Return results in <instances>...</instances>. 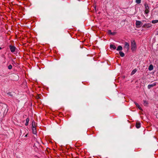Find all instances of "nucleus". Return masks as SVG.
Segmentation results:
<instances>
[{
	"instance_id": "nucleus-1",
	"label": "nucleus",
	"mask_w": 158,
	"mask_h": 158,
	"mask_svg": "<svg viewBox=\"0 0 158 158\" xmlns=\"http://www.w3.org/2000/svg\"><path fill=\"white\" fill-rule=\"evenodd\" d=\"M131 49L132 51H135L136 48V45L135 40L131 41Z\"/></svg>"
},
{
	"instance_id": "nucleus-2",
	"label": "nucleus",
	"mask_w": 158,
	"mask_h": 158,
	"mask_svg": "<svg viewBox=\"0 0 158 158\" xmlns=\"http://www.w3.org/2000/svg\"><path fill=\"white\" fill-rule=\"evenodd\" d=\"M124 48L127 51H128L129 50V45L127 42H125L124 43Z\"/></svg>"
},
{
	"instance_id": "nucleus-3",
	"label": "nucleus",
	"mask_w": 158,
	"mask_h": 158,
	"mask_svg": "<svg viewBox=\"0 0 158 158\" xmlns=\"http://www.w3.org/2000/svg\"><path fill=\"white\" fill-rule=\"evenodd\" d=\"M156 85V82H154L152 84L149 85L148 86V89H150L152 87L155 86Z\"/></svg>"
},
{
	"instance_id": "nucleus-4",
	"label": "nucleus",
	"mask_w": 158,
	"mask_h": 158,
	"mask_svg": "<svg viewBox=\"0 0 158 158\" xmlns=\"http://www.w3.org/2000/svg\"><path fill=\"white\" fill-rule=\"evenodd\" d=\"M10 48L11 51L12 52H15V46L10 45Z\"/></svg>"
},
{
	"instance_id": "nucleus-5",
	"label": "nucleus",
	"mask_w": 158,
	"mask_h": 158,
	"mask_svg": "<svg viewBox=\"0 0 158 158\" xmlns=\"http://www.w3.org/2000/svg\"><path fill=\"white\" fill-rule=\"evenodd\" d=\"M136 25L139 27H140L142 25V23L140 21H137L136 23Z\"/></svg>"
},
{
	"instance_id": "nucleus-6",
	"label": "nucleus",
	"mask_w": 158,
	"mask_h": 158,
	"mask_svg": "<svg viewBox=\"0 0 158 158\" xmlns=\"http://www.w3.org/2000/svg\"><path fill=\"white\" fill-rule=\"evenodd\" d=\"M32 130L33 134H35L36 133V131L35 127H32Z\"/></svg>"
},
{
	"instance_id": "nucleus-7",
	"label": "nucleus",
	"mask_w": 158,
	"mask_h": 158,
	"mask_svg": "<svg viewBox=\"0 0 158 158\" xmlns=\"http://www.w3.org/2000/svg\"><path fill=\"white\" fill-rule=\"evenodd\" d=\"M144 6L145 7V8L146 9H149V6L148 5V4L146 3L145 2L144 4Z\"/></svg>"
},
{
	"instance_id": "nucleus-8",
	"label": "nucleus",
	"mask_w": 158,
	"mask_h": 158,
	"mask_svg": "<svg viewBox=\"0 0 158 158\" xmlns=\"http://www.w3.org/2000/svg\"><path fill=\"white\" fill-rule=\"evenodd\" d=\"M153 69V66L152 64H150L149 66V67L148 68V69L150 71H151V70H152Z\"/></svg>"
},
{
	"instance_id": "nucleus-9",
	"label": "nucleus",
	"mask_w": 158,
	"mask_h": 158,
	"mask_svg": "<svg viewBox=\"0 0 158 158\" xmlns=\"http://www.w3.org/2000/svg\"><path fill=\"white\" fill-rule=\"evenodd\" d=\"M136 127L137 128H139L140 127V124L139 123H137L136 124Z\"/></svg>"
},
{
	"instance_id": "nucleus-10",
	"label": "nucleus",
	"mask_w": 158,
	"mask_h": 158,
	"mask_svg": "<svg viewBox=\"0 0 158 158\" xmlns=\"http://www.w3.org/2000/svg\"><path fill=\"white\" fill-rule=\"evenodd\" d=\"M110 47L111 48H113V49H115L116 48V47L114 45L111 44L110 45Z\"/></svg>"
},
{
	"instance_id": "nucleus-11",
	"label": "nucleus",
	"mask_w": 158,
	"mask_h": 158,
	"mask_svg": "<svg viewBox=\"0 0 158 158\" xmlns=\"http://www.w3.org/2000/svg\"><path fill=\"white\" fill-rule=\"evenodd\" d=\"M122 47L121 46H119L117 49V51H121L122 50Z\"/></svg>"
},
{
	"instance_id": "nucleus-12",
	"label": "nucleus",
	"mask_w": 158,
	"mask_h": 158,
	"mask_svg": "<svg viewBox=\"0 0 158 158\" xmlns=\"http://www.w3.org/2000/svg\"><path fill=\"white\" fill-rule=\"evenodd\" d=\"M119 53L121 57H123L124 56V54L122 52H120Z\"/></svg>"
},
{
	"instance_id": "nucleus-13",
	"label": "nucleus",
	"mask_w": 158,
	"mask_h": 158,
	"mask_svg": "<svg viewBox=\"0 0 158 158\" xmlns=\"http://www.w3.org/2000/svg\"><path fill=\"white\" fill-rule=\"evenodd\" d=\"M137 70L136 69H134L131 72V75H132L134 74L136 72Z\"/></svg>"
},
{
	"instance_id": "nucleus-14",
	"label": "nucleus",
	"mask_w": 158,
	"mask_h": 158,
	"mask_svg": "<svg viewBox=\"0 0 158 158\" xmlns=\"http://www.w3.org/2000/svg\"><path fill=\"white\" fill-rule=\"evenodd\" d=\"M7 94L9 96L11 97H13V94L11 92L8 93Z\"/></svg>"
},
{
	"instance_id": "nucleus-15",
	"label": "nucleus",
	"mask_w": 158,
	"mask_h": 158,
	"mask_svg": "<svg viewBox=\"0 0 158 158\" xmlns=\"http://www.w3.org/2000/svg\"><path fill=\"white\" fill-rule=\"evenodd\" d=\"M135 105H136V106L138 107L139 108V110H141L142 109L141 107L137 103H135Z\"/></svg>"
},
{
	"instance_id": "nucleus-16",
	"label": "nucleus",
	"mask_w": 158,
	"mask_h": 158,
	"mask_svg": "<svg viewBox=\"0 0 158 158\" xmlns=\"http://www.w3.org/2000/svg\"><path fill=\"white\" fill-rule=\"evenodd\" d=\"M152 23H156L158 22V20H152Z\"/></svg>"
},
{
	"instance_id": "nucleus-17",
	"label": "nucleus",
	"mask_w": 158,
	"mask_h": 158,
	"mask_svg": "<svg viewBox=\"0 0 158 158\" xmlns=\"http://www.w3.org/2000/svg\"><path fill=\"white\" fill-rule=\"evenodd\" d=\"M32 127H35V122L34 121H33L32 122Z\"/></svg>"
},
{
	"instance_id": "nucleus-18",
	"label": "nucleus",
	"mask_w": 158,
	"mask_h": 158,
	"mask_svg": "<svg viewBox=\"0 0 158 158\" xmlns=\"http://www.w3.org/2000/svg\"><path fill=\"white\" fill-rule=\"evenodd\" d=\"M135 2L137 4H140L141 2V0H136Z\"/></svg>"
},
{
	"instance_id": "nucleus-19",
	"label": "nucleus",
	"mask_w": 158,
	"mask_h": 158,
	"mask_svg": "<svg viewBox=\"0 0 158 158\" xmlns=\"http://www.w3.org/2000/svg\"><path fill=\"white\" fill-rule=\"evenodd\" d=\"M143 102H144L143 104L144 106H146L148 104V103L146 101H143Z\"/></svg>"
},
{
	"instance_id": "nucleus-20",
	"label": "nucleus",
	"mask_w": 158,
	"mask_h": 158,
	"mask_svg": "<svg viewBox=\"0 0 158 158\" xmlns=\"http://www.w3.org/2000/svg\"><path fill=\"white\" fill-rule=\"evenodd\" d=\"M149 12V9H146L145 11V13L147 14H148Z\"/></svg>"
},
{
	"instance_id": "nucleus-21",
	"label": "nucleus",
	"mask_w": 158,
	"mask_h": 158,
	"mask_svg": "<svg viewBox=\"0 0 158 158\" xmlns=\"http://www.w3.org/2000/svg\"><path fill=\"white\" fill-rule=\"evenodd\" d=\"M8 68L9 69H10L12 68V66L11 65H10L8 66Z\"/></svg>"
},
{
	"instance_id": "nucleus-22",
	"label": "nucleus",
	"mask_w": 158,
	"mask_h": 158,
	"mask_svg": "<svg viewBox=\"0 0 158 158\" xmlns=\"http://www.w3.org/2000/svg\"><path fill=\"white\" fill-rule=\"evenodd\" d=\"M108 33L109 34H110V35H111V34H112V32H111V30H109L108 31Z\"/></svg>"
},
{
	"instance_id": "nucleus-23",
	"label": "nucleus",
	"mask_w": 158,
	"mask_h": 158,
	"mask_svg": "<svg viewBox=\"0 0 158 158\" xmlns=\"http://www.w3.org/2000/svg\"><path fill=\"white\" fill-rule=\"evenodd\" d=\"M29 119L28 118H26V122H27V123H28L29 122Z\"/></svg>"
},
{
	"instance_id": "nucleus-24",
	"label": "nucleus",
	"mask_w": 158,
	"mask_h": 158,
	"mask_svg": "<svg viewBox=\"0 0 158 158\" xmlns=\"http://www.w3.org/2000/svg\"><path fill=\"white\" fill-rule=\"evenodd\" d=\"M115 34H116V33L115 32H112L111 35H115Z\"/></svg>"
},
{
	"instance_id": "nucleus-25",
	"label": "nucleus",
	"mask_w": 158,
	"mask_h": 158,
	"mask_svg": "<svg viewBox=\"0 0 158 158\" xmlns=\"http://www.w3.org/2000/svg\"><path fill=\"white\" fill-rule=\"evenodd\" d=\"M28 123H27V122H26V123H25V125H26V126H27V125H28Z\"/></svg>"
},
{
	"instance_id": "nucleus-26",
	"label": "nucleus",
	"mask_w": 158,
	"mask_h": 158,
	"mask_svg": "<svg viewBox=\"0 0 158 158\" xmlns=\"http://www.w3.org/2000/svg\"><path fill=\"white\" fill-rule=\"evenodd\" d=\"M156 34L158 35V31L157 32Z\"/></svg>"
},
{
	"instance_id": "nucleus-27",
	"label": "nucleus",
	"mask_w": 158,
	"mask_h": 158,
	"mask_svg": "<svg viewBox=\"0 0 158 158\" xmlns=\"http://www.w3.org/2000/svg\"><path fill=\"white\" fill-rule=\"evenodd\" d=\"M2 49V48L0 47V49Z\"/></svg>"
},
{
	"instance_id": "nucleus-28",
	"label": "nucleus",
	"mask_w": 158,
	"mask_h": 158,
	"mask_svg": "<svg viewBox=\"0 0 158 158\" xmlns=\"http://www.w3.org/2000/svg\"><path fill=\"white\" fill-rule=\"evenodd\" d=\"M27 136V135H25V136Z\"/></svg>"
}]
</instances>
